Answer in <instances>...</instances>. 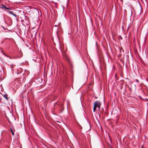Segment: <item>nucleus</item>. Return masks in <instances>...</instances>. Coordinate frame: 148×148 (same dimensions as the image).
<instances>
[{"label":"nucleus","mask_w":148,"mask_h":148,"mask_svg":"<svg viewBox=\"0 0 148 148\" xmlns=\"http://www.w3.org/2000/svg\"><path fill=\"white\" fill-rule=\"evenodd\" d=\"M3 96L5 98L6 100H8V97L7 95V94H4L3 95Z\"/></svg>","instance_id":"6"},{"label":"nucleus","mask_w":148,"mask_h":148,"mask_svg":"<svg viewBox=\"0 0 148 148\" xmlns=\"http://www.w3.org/2000/svg\"><path fill=\"white\" fill-rule=\"evenodd\" d=\"M97 107L94 105V108H93V111L95 112L96 109Z\"/></svg>","instance_id":"8"},{"label":"nucleus","mask_w":148,"mask_h":148,"mask_svg":"<svg viewBox=\"0 0 148 148\" xmlns=\"http://www.w3.org/2000/svg\"><path fill=\"white\" fill-rule=\"evenodd\" d=\"M6 11H7L8 12H9L10 14H12V15H14V16H15V17L16 16V15L14 14L13 13V12H12V11H10V10H5Z\"/></svg>","instance_id":"5"},{"label":"nucleus","mask_w":148,"mask_h":148,"mask_svg":"<svg viewBox=\"0 0 148 148\" xmlns=\"http://www.w3.org/2000/svg\"><path fill=\"white\" fill-rule=\"evenodd\" d=\"M136 81L137 82H139V81H138V80L137 79H136Z\"/></svg>","instance_id":"9"},{"label":"nucleus","mask_w":148,"mask_h":148,"mask_svg":"<svg viewBox=\"0 0 148 148\" xmlns=\"http://www.w3.org/2000/svg\"><path fill=\"white\" fill-rule=\"evenodd\" d=\"M6 11H7L8 12H9L10 14H12V15H14V16H15V17L16 16V15L14 14L13 13V12H12V11H10V10H5Z\"/></svg>","instance_id":"4"},{"label":"nucleus","mask_w":148,"mask_h":148,"mask_svg":"<svg viewBox=\"0 0 148 148\" xmlns=\"http://www.w3.org/2000/svg\"><path fill=\"white\" fill-rule=\"evenodd\" d=\"M94 105L99 109L100 108L101 103L99 101H96L94 103Z\"/></svg>","instance_id":"1"},{"label":"nucleus","mask_w":148,"mask_h":148,"mask_svg":"<svg viewBox=\"0 0 148 148\" xmlns=\"http://www.w3.org/2000/svg\"><path fill=\"white\" fill-rule=\"evenodd\" d=\"M10 131H11V132L12 133V135L14 136V132L13 131V130H12V129L11 128L10 129Z\"/></svg>","instance_id":"7"},{"label":"nucleus","mask_w":148,"mask_h":148,"mask_svg":"<svg viewBox=\"0 0 148 148\" xmlns=\"http://www.w3.org/2000/svg\"><path fill=\"white\" fill-rule=\"evenodd\" d=\"M63 58L67 61H69V57L66 55H63Z\"/></svg>","instance_id":"3"},{"label":"nucleus","mask_w":148,"mask_h":148,"mask_svg":"<svg viewBox=\"0 0 148 148\" xmlns=\"http://www.w3.org/2000/svg\"><path fill=\"white\" fill-rule=\"evenodd\" d=\"M1 8L3 9H7L12 10V9L10 8H7L5 5H1Z\"/></svg>","instance_id":"2"}]
</instances>
